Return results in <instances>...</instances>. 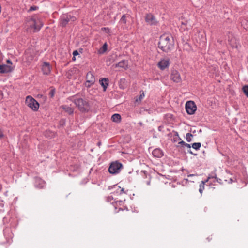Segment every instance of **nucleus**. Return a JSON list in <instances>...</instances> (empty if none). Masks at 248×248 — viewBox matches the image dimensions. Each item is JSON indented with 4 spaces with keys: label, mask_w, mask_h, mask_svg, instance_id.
Here are the masks:
<instances>
[{
    "label": "nucleus",
    "mask_w": 248,
    "mask_h": 248,
    "mask_svg": "<svg viewBox=\"0 0 248 248\" xmlns=\"http://www.w3.org/2000/svg\"><path fill=\"white\" fill-rule=\"evenodd\" d=\"M174 43L173 37L170 35L163 34L160 37L158 47L163 51L169 52L174 48Z\"/></svg>",
    "instance_id": "nucleus-1"
},
{
    "label": "nucleus",
    "mask_w": 248,
    "mask_h": 248,
    "mask_svg": "<svg viewBox=\"0 0 248 248\" xmlns=\"http://www.w3.org/2000/svg\"><path fill=\"white\" fill-rule=\"evenodd\" d=\"M26 26L28 31L36 32L40 30L43 26V23L38 16H34L27 19Z\"/></svg>",
    "instance_id": "nucleus-2"
},
{
    "label": "nucleus",
    "mask_w": 248,
    "mask_h": 248,
    "mask_svg": "<svg viewBox=\"0 0 248 248\" xmlns=\"http://www.w3.org/2000/svg\"><path fill=\"white\" fill-rule=\"evenodd\" d=\"M72 101L81 112H88L91 108L89 102L86 99L81 98H75L72 100Z\"/></svg>",
    "instance_id": "nucleus-3"
},
{
    "label": "nucleus",
    "mask_w": 248,
    "mask_h": 248,
    "mask_svg": "<svg viewBox=\"0 0 248 248\" xmlns=\"http://www.w3.org/2000/svg\"><path fill=\"white\" fill-rule=\"evenodd\" d=\"M25 103L27 106L34 111H37L39 108V104L31 96L26 97Z\"/></svg>",
    "instance_id": "nucleus-4"
},
{
    "label": "nucleus",
    "mask_w": 248,
    "mask_h": 248,
    "mask_svg": "<svg viewBox=\"0 0 248 248\" xmlns=\"http://www.w3.org/2000/svg\"><path fill=\"white\" fill-rule=\"evenodd\" d=\"M76 20V17L68 14L62 15L61 17L60 24L62 27L65 26L68 22H74Z\"/></svg>",
    "instance_id": "nucleus-5"
},
{
    "label": "nucleus",
    "mask_w": 248,
    "mask_h": 248,
    "mask_svg": "<svg viewBox=\"0 0 248 248\" xmlns=\"http://www.w3.org/2000/svg\"><path fill=\"white\" fill-rule=\"evenodd\" d=\"M122 164L118 161H115L111 163L108 171L111 174H116L120 172L122 168Z\"/></svg>",
    "instance_id": "nucleus-6"
},
{
    "label": "nucleus",
    "mask_w": 248,
    "mask_h": 248,
    "mask_svg": "<svg viewBox=\"0 0 248 248\" xmlns=\"http://www.w3.org/2000/svg\"><path fill=\"white\" fill-rule=\"evenodd\" d=\"M95 82V78L91 72H89L87 73L86 76V81L84 83V85L87 88L91 87L93 85Z\"/></svg>",
    "instance_id": "nucleus-7"
},
{
    "label": "nucleus",
    "mask_w": 248,
    "mask_h": 248,
    "mask_svg": "<svg viewBox=\"0 0 248 248\" xmlns=\"http://www.w3.org/2000/svg\"><path fill=\"white\" fill-rule=\"evenodd\" d=\"M186 110L188 114H193L197 109L196 105L192 101H187L185 106Z\"/></svg>",
    "instance_id": "nucleus-8"
},
{
    "label": "nucleus",
    "mask_w": 248,
    "mask_h": 248,
    "mask_svg": "<svg viewBox=\"0 0 248 248\" xmlns=\"http://www.w3.org/2000/svg\"><path fill=\"white\" fill-rule=\"evenodd\" d=\"M170 79L176 83H180L182 81L180 74L176 70H172L170 74Z\"/></svg>",
    "instance_id": "nucleus-9"
},
{
    "label": "nucleus",
    "mask_w": 248,
    "mask_h": 248,
    "mask_svg": "<svg viewBox=\"0 0 248 248\" xmlns=\"http://www.w3.org/2000/svg\"><path fill=\"white\" fill-rule=\"evenodd\" d=\"M170 65V60L169 59H161L157 63V66L161 70H163L168 68Z\"/></svg>",
    "instance_id": "nucleus-10"
},
{
    "label": "nucleus",
    "mask_w": 248,
    "mask_h": 248,
    "mask_svg": "<svg viewBox=\"0 0 248 248\" xmlns=\"http://www.w3.org/2000/svg\"><path fill=\"white\" fill-rule=\"evenodd\" d=\"M145 20L149 24L155 25L157 23V21L155 17L151 14H147L145 17Z\"/></svg>",
    "instance_id": "nucleus-11"
},
{
    "label": "nucleus",
    "mask_w": 248,
    "mask_h": 248,
    "mask_svg": "<svg viewBox=\"0 0 248 248\" xmlns=\"http://www.w3.org/2000/svg\"><path fill=\"white\" fill-rule=\"evenodd\" d=\"M13 68L8 65L2 64L0 65V73H8L13 71Z\"/></svg>",
    "instance_id": "nucleus-12"
},
{
    "label": "nucleus",
    "mask_w": 248,
    "mask_h": 248,
    "mask_svg": "<svg viewBox=\"0 0 248 248\" xmlns=\"http://www.w3.org/2000/svg\"><path fill=\"white\" fill-rule=\"evenodd\" d=\"M113 67L115 68H123L126 69L128 68V62L125 60H122L117 64L113 65Z\"/></svg>",
    "instance_id": "nucleus-13"
},
{
    "label": "nucleus",
    "mask_w": 248,
    "mask_h": 248,
    "mask_svg": "<svg viewBox=\"0 0 248 248\" xmlns=\"http://www.w3.org/2000/svg\"><path fill=\"white\" fill-rule=\"evenodd\" d=\"M42 70L44 74L48 75L51 71L50 64L48 62H44L42 66Z\"/></svg>",
    "instance_id": "nucleus-14"
},
{
    "label": "nucleus",
    "mask_w": 248,
    "mask_h": 248,
    "mask_svg": "<svg viewBox=\"0 0 248 248\" xmlns=\"http://www.w3.org/2000/svg\"><path fill=\"white\" fill-rule=\"evenodd\" d=\"M60 108L62 109L65 113H67L69 115L72 114L74 110L73 108L66 105H62L60 107Z\"/></svg>",
    "instance_id": "nucleus-15"
},
{
    "label": "nucleus",
    "mask_w": 248,
    "mask_h": 248,
    "mask_svg": "<svg viewBox=\"0 0 248 248\" xmlns=\"http://www.w3.org/2000/svg\"><path fill=\"white\" fill-rule=\"evenodd\" d=\"M152 154L154 156L159 158L162 156L163 153L160 149H155L152 152Z\"/></svg>",
    "instance_id": "nucleus-16"
},
{
    "label": "nucleus",
    "mask_w": 248,
    "mask_h": 248,
    "mask_svg": "<svg viewBox=\"0 0 248 248\" xmlns=\"http://www.w3.org/2000/svg\"><path fill=\"white\" fill-rule=\"evenodd\" d=\"M108 80L107 78H102L99 80V82L101 85V86L104 88V91H106L107 86H108Z\"/></svg>",
    "instance_id": "nucleus-17"
},
{
    "label": "nucleus",
    "mask_w": 248,
    "mask_h": 248,
    "mask_svg": "<svg viewBox=\"0 0 248 248\" xmlns=\"http://www.w3.org/2000/svg\"><path fill=\"white\" fill-rule=\"evenodd\" d=\"M121 115L119 114H114L111 117V120L115 122H119L121 120Z\"/></svg>",
    "instance_id": "nucleus-18"
},
{
    "label": "nucleus",
    "mask_w": 248,
    "mask_h": 248,
    "mask_svg": "<svg viewBox=\"0 0 248 248\" xmlns=\"http://www.w3.org/2000/svg\"><path fill=\"white\" fill-rule=\"evenodd\" d=\"M181 20V26L180 27V29L182 31H185L186 29V25H187L188 22L184 18H183L182 17Z\"/></svg>",
    "instance_id": "nucleus-19"
},
{
    "label": "nucleus",
    "mask_w": 248,
    "mask_h": 248,
    "mask_svg": "<svg viewBox=\"0 0 248 248\" xmlns=\"http://www.w3.org/2000/svg\"><path fill=\"white\" fill-rule=\"evenodd\" d=\"M108 45L105 43L103 46L99 49L98 52L100 54L104 53L107 50Z\"/></svg>",
    "instance_id": "nucleus-20"
},
{
    "label": "nucleus",
    "mask_w": 248,
    "mask_h": 248,
    "mask_svg": "<svg viewBox=\"0 0 248 248\" xmlns=\"http://www.w3.org/2000/svg\"><path fill=\"white\" fill-rule=\"evenodd\" d=\"M208 181V179L206 181V182ZM205 182L202 181L199 186V192L201 194H202L203 190L204 189V185Z\"/></svg>",
    "instance_id": "nucleus-21"
},
{
    "label": "nucleus",
    "mask_w": 248,
    "mask_h": 248,
    "mask_svg": "<svg viewBox=\"0 0 248 248\" xmlns=\"http://www.w3.org/2000/svg\"><path fill=\"white\" fill-rule=\"evenodd\" d=\"M201 147V144L200 142L194 143L192 145V147L195 150H199Z\"/></svg>",
    "instance_id": "nucleus-22"
},
{
    "label": "nucleus",
    "mask_w": 248,
    "mask_h": 248,
    "mask_svg": "<svg viewBox=\"0 0 248 248\" xmlns=\"http://www.w3.org/2000/svg\"><path fill=\"white\" fill-rule=\"evenodd\" d=\"M193 135L190 133H187L186 136V140L187 142H189L192 140V137Z\"/></svg>",
    "instance_id": "nucleus-23"
},
{
    "label": "nucleus",
    "mask_w": 248,
    "mask_h": 248,
    "mask_svg": "<svg viewBox=\"0 0 248 248\" xmlns=\"http://www.w3.org/2000/svg\"><path fill=\"white\" fill-rule=\"evenodd\" d=\"M173 141L174 142H176L179 140H181V139L179 138L178 134L177 133H176L173 137Z\"/></svg>",
    "instance_id": "nucleus-24"
},
{
    "label": "nucleus",
    "mask_w": 248,
    "mask_h": 248,
    "mask_svg": "<svg viewBox=\"0 0 248 248\" xmlns=\"http://www.w3.org/2000/svg\"><path fill=\"white\" fill-rule=\"evenodd\" d=\"M55 92L56 91L55 89L52 88L50 89V92L49 93V95L50 98H53L54 97Z\"/></svg>",
    "instance_id": "nucleus-25"
},
{
    "label": "nucleus",
    "mask_w": 248,
    "mask_h": 248,
    "mask_svg": "<svg viewBox=\"0 0 248 248\" xmlns=\"http://www.w3.org/2000/svg\"><path fill=\"white\" fill-rule=\"evenodd\" d=\"M243 91L246 96L248 98V86L245 85L243 87Z\"/></svg>",
    "instance_id": "nucleus-26"
},
{
    "label": "nucleus",
    "mask_w": 248,
    "mask_h": 248,
    "mask_svg": "<svg viewBox=\"0 0 248 248\" xmlns=\"http://www.w3.org/2000/svg\"><path fill=\"white\" fill-rule=\"evenodd\" d=\"M127 17V16L126 15H124L121 18L120 21L124 24H125L126 23V18Z\"/></svg>",
    "instance_id": "nucleus-27"
},
{
    "label": "nucleus",
    "mask_w": 248,
    "mask_h": 248,
    "mask_svg": "<svg viewBox=\"0 0 248 248\" xmlns=\"http://www.w3.org/2000/svg\"><path fill=\"white\" fill-rule=\"evenodd\" d=\"M101 30L102 31H105V32H106L107 33H109V29L108 28H105V27L102 28Z\"/></svg>",
    "instance_id": "nucleus-28"
},
{
    "label": "nucleus",
    "mask_w": 248,
    "mask_h": 248,
    "mask_svg": "<svg viewBox=\"0 0 248 248\" xmlns=\"http://www.w3.org/2000/svg\"><path fill=\"white\" fill-rule=\"evenodd\" d=\"M225 181L228 182V183H232V182H235V179L234 178H230L229 181L227 180H225Z\"/></svg>",
    "instance_id": "nucleus-29"
},
{
    "label": "nucleus",
    "mask_w": 248,
    "mask_h": 248,
    "mask_svg": "<svg viewBox=\"0 0 248 248\" xmlns=\"http://www.w3.org/2000/svg\"><path fill=\"white\" fill-rule=\"evenodd\" d=\"M37 9L36 6H31L29 9V11H32L34 10H36Z\"/></svg>",
    "instance_id": "nucleus-30"
},
{
    "label": "nucleus",
    "mask_w": 248,
    "mask_h": 248,
    "mask_svg": "<svg viewBox=\"0 0 248 248\" xmlns=\"http://www.w3.org/2000/svg\"><path fill=\"white\" fill-rule=\"evenodd\" d=\"M144 97V93H142V94H140V96L139 98V101H140Z\"/></svg>",
    "instance_id": "nucleus-31"
},
{
    "label": "nucleus",
    "mask_w": 248,
    "mask_h": 248,
    "mask_svg": "<svg viewBox=\"0 0 248 248\" xmlns=\"http://www.w3.org/2000/svg\"><path fill=\"white\" fill-rule=\"evenodd\" d=\"M123 203H124V202H123V201H117L116 202V204L117 205H122Z\"/></svg>",
    "instance_id": "nucleus-32"
},
{
    "label": "nucleus",
    "mask_w": 248,
    "mask_h": 248,
    "mask_svg": "<svg viewBox=\"0 0 248 248\" xmlns=\"http://www.w3.org/2000/svg\"><path fill=\"white\" fill-rule=\"evenodd\" d=\"M78 52L77 50H75L73 52V55H74V56L78 55Z\"/></svg>",
    "instance_id": "nucleus-33"
},
{
    "label": "nucleus",
    "mask_w": 248,
    "mask_h": 248,
    "mask_svg": "<svg viewBox=\"0 0 248 248\" xmlns=\"http://www.w3.org/2000/svg\"><path fill=\"white\" fill-rule=\"evenodd\" d=\"M186 143H185L184 141L181 140V141H179V142H178V144H181V145H183V146H184V145H185V144Z\"/></svg>",
    "instance_id": "nucleus-34"
},
{
    "label": "nucleus",
    "mask_w": 248,
    "mask_h": 248,
    "mask_svg": "<svg viewBox=\"0 0 248 248\" xmlns=\"http://www.w3.org/2000/svg\"><path fill=\"white\" fill-rule=\"evenodd\" d=\"M4 135L2 131L0 129V138H3Z\"/></svg>",
    "instance_id": "nucleus-35"
},
{
    "label": "nucleus",
    "mask_w": 248,
    "mask_h": 248,
    "mask_svg": "<svg viewBox=\"0 0 248 248\" xmlns=\"http://www.w3.org/2000/svg\"><path fill=\"white\" fill-rule=\"evenodd\" d=\"M184 146L186 147H187L188 148H189V149L191 148L190 144L186 143L185 144V145Z\"/></svg>",
    "instance_id": "nucleus-36"
},
{
    "label": "nucleus",
    "mask_w": 248,
    "mask_h": 248,
    "mask_svg": "<svg viewBox=\"0 0 248 248\" xmlns=\"http://www.w3.org/2000/svg\"><path fill=\"white\" fill-rule=\"evenodd\" d=\"M242 25L244 27V28L245 29H248V26H247V25H245L244 24V21L243 22H242Z\"/></svg>",
    "instance_id": "nucleus-37"
},
{
    "label": "nucleus",
    "mask_w": 248,
    "mask_h": 248,
    "mask_svg": "<svg viewBox=\"0 0 248 248\" xmlns=\"http://www.w3.org/2000/svg\"><path fill=\"white\" fill-rule=\"evenodd\" d=\"M7 62L8 63H9V64H12V62H11V61L10 60H7Z\"/></svg>",
    "instance_id": "nucleus-38"
},
{
    "label": "nucleus",
    "mask_w": 248,
    "mask_h": 248,
    "mask_svg": "<svg viewBox=\"0 0 248 248\" xmlns=\"http://www.w3.org/2000/svg\"><path fill=\"white\" fill-rule=\"evenodd\" d=\"M2 98V95H1V93H0V99H1Z\"/></svg>",
    "instance_id": "nucleus-39"
},
{
    "label": "nucleus",
    "mask_w": 248,
    "mask_h": 248,
    "mask_svg": "<svg viewBox=\"0 0 248 248\" xmlns=\"http://www.w3.org/2000/svg\"><path fill=\"white\" fill-rule=\"evenodd\" d=\"M121 191H122V192H124V189H123H123H122Z\"/></svg>",
    "instance_id": "nucleus-40"
},
{
    "label": "nucleus",
    "mask_w": 248,
    "mask_h": 248,
    "mask_svg": "<svg viewBox=\"0 0 248 248\" xmlns=\"http://www.w3.org/2000/svg\"><path fill=\"white\" fill-rule=\"evenodd\" d=\"M193 174H190L189 175H188V176H193Z\"/></svg>",
    "instance_id": "nucleus-41"
}]
</instances>
